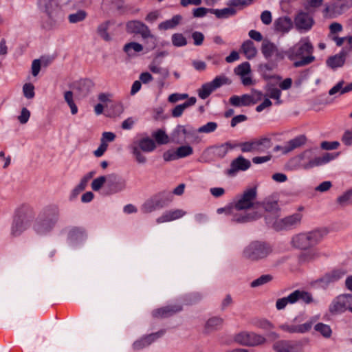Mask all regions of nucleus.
Instances as JSON below:
<instances>
[{"mask_svg": "<svg viewBox=\"0 0 352 352\" xmlns=\"http://www.w3.org/2000/svg\"><path fill=\"white\" fill-rule=\"evenodd\" d=\"M314 47L307 38L302 39L289 51V58H300L294 65L296 67H302L312 63L315 58L312 56Z\"/></svg>", "mask_w": 352, "mask_h": 352, "instance_id": "nucleus-1", "label": "nucleus"}, {"mask_svg": "<svg viewBox=\"0 0 352 352\" xmlns=\"http://www.w3.org/2000/svg\"><path fill=\"white\" fill-rule=\"evenodd\" d=\"M34 217V212L31 207L28 206H21L16 211V214L12 226V235L13 236L20 235L30 226Z\"/></svg>", "mask_w": 352, "mask_h": 352, "instance_id": "nucleus-2", "label": "nucleus"}, {"mask_svg": "<svg viewBox=\"0 0 352 352\" xmlns=\"http://www.w3.org/2000/svg\"><path fill=\"white\" fill-rule=\"evenodd\" d=\"M272 252V246L264 241H254L245 248L243 256L251 261H257L268 256Z\"/></svg>", "mask_w": 352, "mask_h": 352, "instance_id": "nucleus-3", "label": "nucleus"}, {"mask_svg": "<svg viewBox=\"0 0 352 352\" xmlns=\"http://www.w3.org/2000/svg\"><path fill=\"white\" fill-rule=\"evenodd\" d=\"M352 305V294H343L335 297L329 305V311L332 316L339 315L348 310Z\"/></svg>", "mask_w": 352, "mask_h": 352, "instance_id": "nucleus-4", "label": "nucleus"}, {"mask_svg": "<svg viewBox=\"0 0 352 352\" xmlns=\"http://www.w3.org/2000/svg\"><path fill=\"white\" fill-rule=\"evenodd\" d=\"M235 342L240 345L255 346L263 344L267 342V339L262 335L254 332L241 331L234 336Z\"/></svg>", "mask_w": 352, "mask_h": 352, "instance_id": "nucleus-5", "label": "nucleus"}, {"mask_svg": "<svg viewBox=\"0 0 352 352\" xmlns=\"http://www.w3.org/2000/svg\"><path fill=\"white\" fill-rule=\"evenodd\" d=\"M301 219L302 214L300 213H295L283 219H276L273 222L270 221L269 217H266L267 223L272 224V227L277 231L296 228L300 223Z\"/></svg>", "mask_w": 352, "mask_h": 352, "instance_id": "nucleus-6", "label": "nucleus"}, {"mask_svg": "<svg viewBox=\"0 0 352 352\" xmlns=\"http://www.w3.org/2000/svg\"><path fill=\"white\" fill-rule=\"evenodd\" d=\"M256 199V190L255 188H252L245 190L234 204L236 210L239 211L253 208Z\"/></svg>", "mask_w": 352, "mask_h": 352, "instance_id": "nucleus-7", "label": "nucleus"}, {"mask_svg": "<svg viewBox=\"0 0 352 352\" xmlns=\"http://www.w3.org/2000/svg\"><path fill=\"white\" fill-rule=\"evenodd\" d=\"M126 30L130 34H140L143 38H151L155 40L149 28L140 21H128L126 24Z\"/></svg>", "mask_w": 352, "mask_h": 352, "instance_id": "nucleus-8", "label": "nucleus"}, {"mask_svg": "<svg viewBox=\"0 0 352 352\" xmlns=\"http://www.w3.org/2000/svg\"><path fill=\"white\" fill-rule=\"evenodd\" d=\"M218 214H222L224 212L227 215L232 216L231 221L236 223H245L250 221L254 220L257 218L256 216L247 215H239L236 214V212L234 206H229L226 208H220L217 210Z\"/></svg>", "mask_w": 352, "mask_h": 352, "instance_id": "nucleus-9", "label": "nucleus"}, {"mask_svg": "<svg viewBox=\"0 0 352 352\" xmlns=\"http://www.w3.org/2000/svg\"><path fill=\"white\" fill-rule=\"evenodd\" d=\"M250 166L251 163L250 160L240 155L231 162L230 168L226 170V174L230 176H233L239 170L245 171L248 170Z\"/></svg>", "mask_w": 352, "mask_h": 352, "instance_id": "nucleus-10", "label": "nucleus"}, {"mask_svg": "<svg viewBox=\"0 0 352 352\" xmlns=\"http://www.w3.org/2000/svg\"><path fill=\"white\" fill-rule=\"evenodd\" d=\"M164 333L165 330H160L156 333L146 335L140 340L135 341L133 344V347L135 350L142 349L144 347L149 346L152 342L162 337Z\"/></svg>", "mask_w": 352, "mask_h": 352, "instance_id": "nucleus-11", "label": "nucleus"}, {"mask_svg": "<svg viewBox=\"0 0 352 352\" xmlns=\"http://www.w3.org/2000/svg\"><path fill=\"white\" fill-rule=\"evenodd\" d=\"M272 349L276 352H299L300 346L290 340H280L275 342Z\"/></svg>", "mask_w": 352, "mask_h": 352, "instance_id": "nucleus-12", "label": "nucleus"}, {"mask_svg": "<svg viewBox=\"0 0 352 352\" xmlns=\"http://www.w3.org/2000/svg\"><path fill=\"white\" fill-rule=\"evenodd\" d=\"M313 323L311 322H307L302 324H291L285 323L279 325L278 328L289 333H305L311 330Z\"/></svg>", "mask_w": 352, "mask_h": 352, "instance_id": "nucleus-13", "label": "nucleus"}, {"mask_svg": "<svg viewBox=\"0 0 352 352\" xmlns=\"http://www.w3.org/2000/svg\"><path fill=\"white\" fill-rule=\"evenodd\" d=\"M182 309V307L179 305H167L153 310L152 316L155 318H168L180 311Z\"/></svg>", "mask_w": 352, "mask_h": 352, "instance_id": "nucleus-14", "label": "nucleus"}, {"mask_svg": "<svg viewBox=\"0 0 352 352\" xmlns=\"http://www.w3.org/2000/svg\"><path fill=\"white\" fill-rule=\"evenodd\" d=\"M294 22L298 30L307 31L311 28L314 20L309 14L300 12L296 15Z\"/></svg>", "mask_w": 352, "mask_h": 352, "instance_id": "nucleus-15", "label": "nucleus"}, {"mask_svg": "<svg viewBox=\"0 0 352 352\" xmlns=\"http://www.w3.org/2000/svg\"><path fill=\"white\" fill-rule=\"evenodd\" d=\"M261 52L267 59L272 58L273 56H276V59L283 58V52H280L278 47L273 43L269 41L263 43Z\"/></svg>", "mask_w": 352, "mask_h": 352, "instance_id": "nucleus-16", "label": "nucleus"}, {"mask_svg": "<svg viewBox=\"0 0 352 352\" xmlns=\"http://www.w3.org/2000/svg\"><path fill=\"white\" fill-rule=\"evenodd\" d=\"M107 186L112 193L122 190L125 187L124 182L115 174L107 177Z\"/></svg>", "mask_w": 352, "mask_h": 352, "instance_id": "nucleus-17", "label": "nucleus"}, {"mask_svg": "<svg viewBox=\"0 0 352 352\" xmlns=\"http://www.w3.org/2000/svg\"><path fill=\"white\" fill-rule=\"evenodd\" d=\"M56 223L38 215L36 223L34 225V230L40 234H45L54 227Z\"/></svg>", "mask_w": 352, "mask_h": 352, "instance_id": "nucleus-18", "label": "nucleus"}, {"mask_svg": "<svg viewBox=\"0 0 352 352\" xmlns=\"http://www.w3.org/2000/svg\"><path fill=\"white\" fill-rule=\"evenodd\" d=\"M293 27V22L289 16H281L274 22V30L282 34L287 33Z\"/></svg>", "mask_w": 352, "mask_h": 352, "instance_id": "nucleus-19", "label": "nucleus"}, {"mask_svg": "<svg viewBox=\"0 0 352 352\" xmlns=\"http://www.w3.org/2000/svg\"><path fill=\"white\" fill-rule=\"evenodd\" d=\"M39 214H41V217L56 223L58 219L59 210L56 206H49L43 208Z\"/></svg>", "mask_w": 352, "mask_h": 352, "instance_id": "nucleus-20", "label": "nucleus"}, {"mask_svg": "<svg viewBox=\"0 0 352 352\" xmlns=\"http://www.w3.org/2000/svg\"><path fill=\"white\" fill-rule=\"evenodd\" d=\"M186 214L182 210L177 209L174 210H169L163 214L157 219V223H164L166 221H170L182 217Z\"/></svg>", "mask_w": 352, "mask_h": 352, "instance_id": "nucleus-21", "label": "nucleus"}, {"mask_svg": "<svg viewBox=\"0 0 352 352\" xmlns=\"http://www.w3.org/2000/svg\"><path fill=\"white\" fill-rule=\"evenodd\" d=\"M292 243L294 247L302 250L311 247L307 233L296 235L292 238Z\"/></svg>", "mask_w": 352, "mask_h": 352, "instance_id": "nucleus-22", "label": "nucleus"}, {"mask_svg": "<svg viewBox=\"0 0 352 352\" xmlns=\"http://www.w3.org/2000/svg\"><path fill=\"white\" fill-rule=\"evenodd\" d=\"M306 140V137L303 135L297 136L287 142L286 145L283 147V151L284 153H289L297 148H299L305 144Z\"/></svg>", "mask_w": 352, "mask_h": 352, "instance_id": "nucleus-23", "label": "nucleus"}, {"mask_svg": "<svg viewBox=\"0 0 352 352\" xmlns=\"http://www.w3.org/2000/svg\"><path fill=\"white\" fill-rule=\"evenodd\" d=\"M236 145L232 144L230 142H227L221 145L212 147L213 154L219 158L224 157L230 149H233Z\"/></svg>", "mask_w": 352, "mask_h": 352, "instance_id": "nucleus-24", "label": "nucleus"}, {"mask_svg": "<svg viewBox=\"0 0 352 352\" xmlns=\"http://www.w3.org/2000/svg\"><path fill=\"white\" fill-rule=\"evenodd\" d=\"M182 16L179 14L173 16L170 19L164 21L158 25L160 30H167L177 27L182 21Z\"/></svg>", "mask_w": 352, "mask_h": 352, "instance_id": "nucleus-25", "label": "nucleus"}, {"mask_svg": "<svg viewBox=\"0 0 352 352\" xmlns=\"http://www.w3.org/2000/svg\"><path fill=\"white\" fill-rule=\"evenodd\" d=\"M294 303L298 300H302L306 304H309L313 302V298L311 293L303 290H295L292 293Z\"/></svg>", "mask_w": 352, "mask_h": 352, "instance_id": "nucleus-26", "label": "nucleus"}, {"mask_svg": "<svg viewBox=\"0 0 352 352\" xmlns=\"http://www.w3.org/2000/svg\"><path fill=\"white\" fill-rule=\"evenodd\" d=\"M196 98L191 97L187 101L184 102L182 104L177 105L172 110V116L175 118H178L181 116L184 112V111L188 107L194 105L196 103Z\"/></svg>", "mask_w": 352, "mask_h": 352, "instance_id": "nucleus-27", "label": "nucleus"}, {"mask_svg": "<svg viewBox=\"0 0 352 352\" xmlns=\"http://www.w3.org/2000/svg\"><path fill=\"white\" fill-rule=\"evenodd\" d=\"M241 50L248 59L254 58L257 54L256 48L254 43L250 40L243 42L241 45Z\"/></svg>", "mask_w": 352, "mask_h": 352, "instance_id": "nucleus-28", "label": "nucleus"}, {"mask_svg": "<svg viewBox=\"0 0 352 352\" xmlns=\"http://www.w3.org/2000/svg\"><path fill=\"white\" fill-rule=\"evenodd\" d=\"M223 320L219 317H212L208 319L205 324V331L210 333L218 330L223 325Z\"/></svg>", "mask_w": 352, "mask_h": 352, "instance_id": "nucleus-29", "label": "nucleus"}, {"mask_svg": "<svg viewBox=\"0 0 352 352\" xmlns=\"http://www.w3.org/2000/svg\"><path fill=\"white\" fill-rule=\"evenodd\" d=\"M274 67L275 65L270 63L263 64L260 65L259 71L265 80H270L273 78H276L278 80L281 79L280 76H276L275 75L272 74V72Z\"/></svg>", "mask_w": 352, "mask_h": 352, "instance_id": "nucleus-30", "label": "nucleus"}, {"mask_svg": "<svg viewBox=\"0 0 352 352\" xmlns=\"http://www.w3.org/2000/svg\"><path fill=\"white\" fill-rule=\"evenodd\" d=\"M307 234L311 246H314L320 242L324 236L327 234V232L324 230H316L309 232Z\"/></svg>", "mask_w": 352, "mask_h": 352, "instance_id": "nucleus-31", "label": "nucleus"}, {"mask_svg": "<svg viewBox=\"0 0 352 352\" xmlns=\"http://www.w3.org/2000/svg\"><path fill=\"white\" fill-rule=\"evenodd\" d=\"M111 24V22L110 21H106L100 23L96 30L98 34L105 41H110L111 40V37L108 33V30Z\"/></svg>", "mask_w": 352, "mask_h": 352, "instance_id": "nucleus-32", "label": "nucleus"}, {"mask_svg": "<svg viewBox=\"0 0 352 352\" xmlns=\"http://www.w3.org/2000/svg\"><path fill=\"white\" fill-rule=\"evenodd\" d=\"M210 12L214 14L219 19H224L234 16L236 13V10L233 8H226L221 10L211 9Z\"/></svg>", "mask_w": 352, "mask_h": 352, "instance_id": "nucleus-33", "label": "nucleus"}, {"mask_svg": "<svg viewBox=\"0 0 352 352\" xmlns=\"http://www.w3.org/2000/svg\"><path fill=\"white\" fill-rule=\"evenodd\" d=\"M267 94V96L272 99L276 100L275 104L279 105L283 103V100L280 99L281 91L272 85H268L266 89Z\"/></svg>", "mask_w": 352, "mask_h": 352, "instance_id": "nucleus-34", "label": "nucleus"}, {"mask_svg": "<svg viewBox=\"0 0 352 352\" xmlns=\"http://www.w3.org/2000/svg\"><path fill=\"white\" fill-rule=\"evenodd\" d=\"M138 146L140 150L141 149L144 152H151L156 148L154 141L149 138L141 139L138 142Z\"/></svg>", "mask_w": 352, "mask_h": 352, "instance_id": "nucleus-35", "label": "nucleus"}, {"mask_svg": "<svg viewBox=\"0 0 352 352\" xmlns=\"http://www.w3.org/2000/svg\"><path fill=\"white\" fill-rule=\"evenodd\" d=\"M345 62V58L343 55L336 54L329 57L327 60V64L332 69L342 67Z\"/></svg>", "mask_w": 352, "mask_h": 352, "instance_id": "nucleus-36", "label": "nucleus"}, {"mask_svg": "<svg viewBox=\"0 0 352 352\" xmlns=\"http://www.w3.org/2000/svg\"><path fill=\"white\" fill-rule=\"evenodd\" d=\"M163 205L159 200H151L146 201L142 206V210L144 213H149L162 208Z\"/></svg>", "mask_w": 352, "mask_h": 352, "instance_id": "nucleus-37", "label": "nucleus"}, {"mask_svg": "<svg viewBox=\"0 0 352 352\" xmlns=\"http://www.w3.org/2000/svg\"><path fill=\"white\" fill-rule=\"evenodd\" d=\"M314 329L326 338H330L332 333L330 326L322 322L316 324L314 327Z\"/></svg>", "mask_w": 352, "mask_h": 352, "instance_id": "nucleus-38", "label": "nucleus"}, {"mask_svg": "<svg viewBox=\"0 0 352 352\" xmlns=\"http://www.w3.org/2000/svg\"><path fill=\"white\" fill-rule=\"evenodd\" d=\"M272 146L271 140L270 138H261L255 140L256 151H264Z\"/></svg>", "mask_w": 352, "mask_h": 352, "instance_id": "nucleus-39", "label": "nucleus"}, {"mask_svg": "<svg viewBox=\"0 0 352 352\" xmlns=\"http://www.w3.org/2000/svg\"><path fill=\"white\" fill-rule=\"evenodd\" d=\"M274 279V277L271 274H263L258 278L254 280L250 285L252 287H256L271 282Z\"/></svg>", "mask_w": 352, "mask_h": 352, "instance_id": "nucleus-40", "label": "nucleus"}, {"mask_svg": "<svg viewBox=\"0 0 352 352\" xmlns=\"http://www.w3.org/2000/svg\"><path fill=\"white\" fill-rule=\"evenodd\" d=\"M87 16V13L83 10H80L76 13L70 14L68 16V20L71 23H76L84 21Z\"/></svg>", "mask_w": 352, "mask_h": 352, "instance_id": "nucleus-41", "label": "nucleus"}, {"mask_svg": "<svg viewBox=\"0 0 352 352\" xmlns=\"http://www.w3.org/2000/svg\"><path fill=\"white\" fill-rule=\"evenodd\" d=\"M153 137L159 144H166L170 141V139H169L165 131L162 129H158L155 131L153 134Z\"/></svg>", "mask_w": 352, "mask_h": 352, "instance_id": "nucleus-42", "label": "nucleus"}, {"mask_svg": "<svg viewBox=\"0 0 352 352\" xmlns=\"http://www.w3.org/2000/svg\"><path fill=\"white\" fill-rule=\"evenodd\" d=\"M254 325L264 331H270L274 328V325L270 321L264 318L254 320Z\"/></svg>", "mask_w": 352, "mask_h": 352, "instance_id": "nucleus-43", "label": "nucleus"}, {"mask_svg": "<svg viewBox=\"0 0 352 352\" xmlns=\"http://www.w3.org/2000/svg\"><path fill=\"white\" fill-rule=\"evenodd\" d=\"M288 304H294L292 293L287 297L278 298L276 302V308L278 310L284 309Z\"/></svg>", "mask_w": 352, "mask_h": 352, "instance_id": "nucleus-44", "label": "nucleus"}, {"mask_svg": "<svg viewBox=\"0 0 352 352\" xmlns=\"http://www.w3.org/2000/svg\"><path fill=\"white\" fill-rule=\"evenodd\" d=\"M124 111L123 106L120 102H112L109 107V111L111 116H119Z\"/></svg>", "mask_w": 352, "mask_h": 352, "instance_id": "nucleus-45", "label": "nucleus"}, {"mask_svg": "<svg viewBox=\"0 0 352 352\" xmlns=\"http://www.w3.org/2000/svg\"><path fill=\"white\" fill-rule=\"evenodd\" d=\"M214 89L212 88L210 82L204 84L198 90L199 97L201 99L207 98Z\"/></svg>", "mask_w": 352, "mask_h": 352, "instance_id": "nucleus-46", "label": "nucleus"}, {"mask_svg": "<svg viewBox=\"0 0 352 352\" xmlns=\"http://www.w3.org/2000/svg\"><path fill=\"white\" fill-rule=\"evenodd\" d=\"M85 230L81 228H73L69 232V238L72 241H77L84 238Z\"/></svg>", "mask_w": 352, "mask_h": 352, "instance_id": "nucleus-47", "label": "nucleus"}, {"mask_svg": "<svg viewBox=\"0 0 352 352\" xmlns=\"http://www.w3.org/2000/svg\"><path fill=\"white\" fill-rule=\"evenodd\" d=\"M171 41L175 47H183L186 45L187 40L181 33H175L172 35Z\"/></svg>", "mask_w": 352, "mask_h": 352, "instance_id": "nucleus-48", "label": "nucleus"}, {"mask_svg": "<svg viewBox=\"0 0 352 352\" xmlns=\"http://www.w3.org/2000/svg\"><path fill=\"white\" fill-rule=\"evenodd\" d=\"M176 152L179 159L191 155L193 153V149L189 145H184L178 147L176 150Z\"/></svg>", "mask_w": 352, "mask_h": 352, "instance_id": "nucleus-49", "label": "nucleus"}, {"mask_svg": "<svg viewBox=\"0 0 352 352\" xmlns=\"http://www.w3.org/2000/svg\"><path fill=\"white\" fill-rule=\"evenodd\" d=\"M218 124L214 122H209L207 124L200 126L197 129V132L200 133H212L217 129Z\"/></svg>", "mask_w": 352, "mask_h": 352, "instance_id": "nucleus-50", "label": "nucleus"}, {"mask_svg": "<svg viewBox=\"0 0 352 352\" xmlns=\"http://www.w3.org/2000/svg\"><path fill=\"white\" fill-rule=\"evenodd\" d=\"M179 125L174 129L170 136V142L175 144H182L186 139L182 133H179Z\"/></svg>", "mask_w": 352, "mask_h": 352, "instance_id": "nucleus-51", "label": "nucleus"}, {"mask_svg": "<svg viewBox=\"0 0 352 352\" xmlns=\"http://www.w3.org/2000/svg\"><path fill=\"white\" fill-rule=\"evenodd\" d=\"M143 50V47L141 44L135 42H131L126 43L124 46V51L129 55L131 54V51L133 50L135 52H140Z\"/></svg>", "mask_w": 352, "mask_h": 352, "instance_id": "nucleus-52", "label": "nucleus"}, {"mask_svg": "<svg viewBox=\"0 0 352 352\" xmlns=\"http://www.w3.org/2000/svg\"><path fill=\"white\" fill-rule=\"evenodd\" d=\"M64 98L71 109L72 113L73 115L76 114L78 112V108L73 100V93L71 91H66Z\"/></svg>", "mask_w": 352, "mask_h": 352, "instance_id": "nucleus-53", "label": "nucleus"}, {"mask_svg": "<svg viewBox=\"0 0 352 352\" xmlns=\"http://www.w3.org/2000/svg\"><path fill=\"white\" fill-rule=\"evenodd\" d=\"M149 69L151 70V72L154 74H159L162 76V80L166 78L169 74L167 69L162 68L160 66L153 64L149 66Z\"/></svg>", "mask_w": 352, "mask_h": 352, "instance_id": "nucleus-54", "label": "nucleus"}, {"mask_svg": "<svg viewBox=\"0 0 352 352\" xmlns=\"http://www.w3.org/2000/svg\"><path fill=\"white\" fill-rule=\"evenodd\" d=\"M236 147H240L243 153L256 151L255 149V140L251 142H242L239 144H235Z\"/></svg>", "mask_w": 352, "mask_h": 352, "instance_id": "nucleus-55", "label": "nucleus"}, {"mask_svg": "<svg viewBox=\"0 0 352 352\" xmlns=\"http://www.w3.org/2000/svg\"><path fill=\"white\" fill-rule=\"evenodd\" d=\"M107 182L105 176H100L94 179L91 183V188L94 191L99 190L102 186Z\"/></svg>", "mask_w": 352, "mask_h": 352, "instance_id": "nucleus-56", "label": "nucleus"}, {"mask_svg": "<svg viewBox=\"0 0 352 352\" xmlns=\"http://www.w3.org/2000/svg\"><path fill=\"white\" fill-rule=\"evenodd\" d=\"M250 65L248 62H245L239 65L236 69V72L238 75L241 76H245L250 72Z\"/></svg>", "mask_w": 352, "mask_h": 352, "instance_id": "nucleus-57", "label": "nucleus"}, {"mask_svg": "<svg viewBox=\"0 0 352 352\" xmlns=\"http://www.w3.org/2000/svg\"><path fill=\"white\" fill-rule=\"evenodd\" d=\"M23 91L25 97L28 99H31L34 97V87L31 83H25L23 85Z\"/></svg>", "mask_w": 352, "mask_h": 352, "instance_id": "nucleus-58", "label": "nucleus"}, {"mask_svg": "<svg viewBox=\"0 0 352 352\" xmlns=\"http://www.w3.org/2000/svg\"><path fill=\"white\" fill-rule=\"evenodd\" d=\"M228 78L223 76H218L214 78L212 81L210 82L212 88L215 90L220 87L221 85L226 84Z\"/></svg>", "mask_w": 352, "mask_h": 352, "instance_id": "nucleus-59", "label": "nucleus"}, {"mask_svg": "<svg viewBox=\"0 0 352 352\" xmlns=\"http://www.w3.org/2000/svg\"><path fill=\"white\" fill-rule=\"evenodd\" d=\"M228 5L230 8H239V9H242L250 5V2L248 0H230L228 2Z\"/></svg>", "mask_w": 352, "mask_h": 352, "instance_id": "nucleus-60", "label": "nucleus"}, {"mask_svg": "<svg viewBox=\"0 0 352 352\" xmlns=\"http://www.w3.org/2000/svg\"><path fill=\"white\" fill-rule=\"evenodd\" d=\"M323 164L322 160L321 157H318L314 158L312 160H310L308 163L302 164V168L304 169H309L314 166H318Z\"/></svg>", "mask_w": 352, "mask_h": 352, "instance_id": "nucleus-61", "label": "nucleus"}, {"mask_svg": "<svg viewBox=\"0 0 352 352\" xmlns=\"http://www.w3.org/2000/svg\"><path fill=\"white\" fill-rule=\"evenodd\" d=\"M340 146V143L338 141L327 142L324 141L321 143L320 147L324 150H334L337 149Z\"/></svg>", "mask_w": 352, "mask_h": 352, "instance_id": "nucleus-62", "label": "nucleus"}, {"mask_svg": "<svg viewBox=\"0 0 352 352\" xmlns=\"http://www.w3.org/2000/svg\"><path fill=\"white\" fill-rule=\"evenodd\" d=\"M352 196V192L351 191H347L344 195L340 196L337 201L339 204L341 206H345L349 203V201L351 199V197Z\"/></svg>", "mask_w": 352, "mask_h": 352, "instance_id": "nucleus-63", "label": "nucleus"}, {"mask_svg": "<svg viewBox=\"0 0 352 352\" xmlns=\"http://www.w3.org/2000/svg\"><path fill=\"white\" fill-rule=\"evenodd\" d=\"M342 142L346 146L352 145V128L351 129L346 130L342 137Z\"/></svg>", "mask_w": 352, "mask_h": 352, "instance_id": "nucleus-64", "label": "nucleus"}]
</instances>
